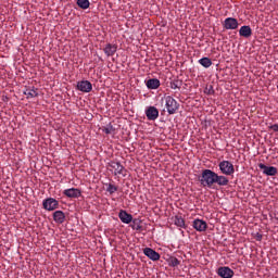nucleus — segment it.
<instances>
[{
    "label": "nucleus",
    "instance_id": "1",
    "mask_svg": "<svg viewBox=\"0 0 278 278\" xmlns=\"http://www.w3.org/2000/svg\"><path fill=\"white\" fill-rule=\"evenodd\" d=\"M216 179V173L212 169L202 170L201 176L199 177V181L203 188H212L214 186Z\"/></svg>",
    "mask_w": 278,
    "mask_h": 278
},
{
    "label": "nucleus",
    "instance_id": "2",
    "mask_svg": "<svg viewBox=\"0 0 278 278\" xmlns=\"http://www.w3.org/2000/svg\"><path fill=\"white\" fill-rule=\"evenodd\" d=\"M162 101L165 103V108L167 110V114L173 115L177 114V110H179V102L175 100L172 96H165Z\"/></svg>",
    "mask_w": 278,
    "mask_h": 278
},
{
    "label": "nucleus",
    "instance_id": "3",
    "mask_svg": "<svg viewBox=\"0 0 278 278\" xmlns=\"http://www.w3.org/2000/svg\"><path fill=\"white\" fill-rule=\"evenodd\" d=\"M218 166L223 175L229 176L236 173V168L233 167V164L229 161H222L219 162Z\"/></svg>",
    "mask_w": 278,
    "mask_h": 278
},
{
    "label": "nucleus",
    "instance_id": "4",
    "mask_svg": "<svg viewBox=\"0 0 278 278\" xmlns=\"http://www.w3.org/2000/svg\"><path fill=\"white\" fill-rule=\"evenodd\" d=\"M43 210H47L48 212H53V210H58L60 207V202L55 200L54 198H48L45 199L42 202Z\"/></svg>",
    "mask_w": 278,
    "mask_h": 278
},
{
    "label": "nucleus",
    "instance_id": "5",
    "mask_svg": "<svg viewBox=\"0 0 278 278\" xmlns=\"http://www.w3.org/2000/svg\"><path fill=\"white\" fill-rule=\"evenodd\" d=\"M258 168H261V170H263V175H266L267 177H275V175H277V167L275 166H267L260 163Z\"/></svg>",
    "mask_w": 278,
    "mask_h": 278
},
{
    "label": "nucleus",
    "instance_id": "6",
    "mask_svg": "<svg viewBox=\"0 0 278 278\" xmlns=\"http://www.w3.org/2000/svg\"><path fill=\"white\" fill-rule=\"evenodd\" d=\"M146 116L148 121H157L160 117V111L155 106H149L146 109Z\"/></svg>",
    "mask_w": 278,
    "mask_h": 278
},
{
    "label": "nucleus",
    "instance_id": "7",
    "mask_svg": "<svg viewBox=\"0 0 278 278\" xmlns=\"http://www.w3.org/2000/svg\"><path fill=\"white\" fill-rule=\"evenodd\" d=\"M217 275L222 278H233L235 273L230 267L222 266L217 269Z\"/></svg>",
    "mask_w": 278,
    "mask_h": 278
},
{
    "label": "nucleus",
    "instance_id": "8",
    "mask_svg": "<svg viewBox=\"0 0 278 278\" xmlns=\"http://www.w3.org/2000/svg\"><path fill=\"white\" fill-rule=\"evenodd\" d=\"M77 90L80 92H92V83L89 80H80L77 83Z\"/></svg>",
    "mask_w": 278,
    "mask_h": 278
},
{
    "label": "nucleus",
    "instance_id": "9",
    "mask_svg": "<svg viewBox=\"0 0 278 278\" xmlns=\"http://www.w3.org/2000/svg\"><path fill=\"white\" fill-rule=\"evenodd\" d=\"M63 194L68 199H79L81 197V190L77 188L65 189Z\"/></svg>",
    "mask_w": 278,
    "mask_h": 278
},
{
    "label": "nucleus",
    "instance_id": "10",
    "mask_svg": "<svg viewBox=\"0 0 278 278\" xmlns=\"http://www.w3.org/2000/svg\"><path fill=\"white\" fill-rule=\"evenodd\" d=\"M109 167L114 170V175H123V170H125V166L121 162L111 161Z\"/></svg>",
    "mask_w": 278,
    "mask_h": 278
},
{
    "label": "nucleus",
    "instance_id": "11",
    "mask_svg": "<svg viewBox=\"0 0 278 278\" xmlns=\"http://www.w3.org/2000/svg\"><path fill=\"white\" fill-rule=\"evenodd\" d=\"M118 218L124 223L125 225H129L134 220V216L125 210H121L118 213Z\"/></svg>",
    "mask_w": 278,
    "mask_h": 278
},
{
    "label": "nucleus",
    "instance_id": "12",
    "mask_svg": "<svg viewBox=\"0 0 278 278\" xmlns=\"http://www.w3.org/2000/svg\"><path fill=\"white\" fill-rule=\"evenodd\" d=\"M192 227L195 229V231L203 232L207 229V223H205L203 219H194Z\"/></svg>",
    "mask_w": 278,
    "mask_h": 278
},
{
    "label": "nucleus",
    "instance_id": "13",
    "mask_svg": "<svg viewBox=\"0 0 278 278\" xmlns=\"http://www.w3.org/2000/svg\"><path fill=\"white\" fill-rule=\"evenodd\" d=\"M143 253L147 257H149V260H152V262H157L160 260V253L151 248H146Z\"/></svg>",
    "mask_w": 278,
    "mask_h": 278
},
{
    "label": "nucleus",
    "instance_id": "14",
    "mask_svg": "<svg viewBox=\"0 0 278 278\" xmlns=\"http://www.w3.org/2000/svg\"><path fill=\"white\" fill-rule=\"evenodd\" d=\"M103 51L108 58H112L116 51H118V46L114 43H106L105 47L103 48Z\"/></svg>",
    "mask_w": 278,
    "mask_h": 278
},
{
    "label": "nucleus",
    "instance_id": "15",
    "mask_svg": "<svg viewBox=\"0 0 278 278\" xmlns=\"http://www.w3.org/2000/svg\"><path fill=\"white\" fill-rule=\"evenodd\" d=\"M225 29H238V20L228 17L224 21Z\"/></svg>",
    "mask_w": 278,
    "mask_h": 278
},
{
    "label": "nucleus",
    "instance_id": "16",
    "mask_svg": "<svg viewBox=\"0 0 278 278\" xmlns=\"http://www.w3.org/2000/svg\"><path fill=\"white\" fill-rule=\"evenodd\" d=\"M53 220L58 223V225H62L66 220V215L62 211H55L53 213Z\"/></svg>",
    "mask_w": 278,
    "mask_h": 278
},
{
    "label": "nucleus",
    "instance_id": "17",
    "mask_svg": "<svg viewBox=\"0 0 278 278\" xmlns=\"http://www.w3.org/2000/svg\"><path fill=\"white\" fill-rule=\"evenodd\" d=\"M146 85L149 90H157L160 88V79L150 78L147 80Z\"/></svg>",
    "mask_w": 278,
    "mask_h": 278
},
{
    "label": "nucleus",
    "instance_id": "18",
    "mask_svg": "<svg viewBox=\"0 0 278 278\" xmlns=\"http://www.w3.org/2000/svg\"><path fill=\"white\" fill-rule=\"evenodd\" d=\"M253 35V30L251 29V26H242L239 29V36H242L243 38H251Z\"/></svg>",
    "mask_w": 278,
    "mask_h": 278
},
{
    "label": "nucleus",
    "instance_id": "19",
    "mask_svg": "<svg viewBox=\"0 0 278 278\" xmlns=\"http://www.w3.org/2000/svg\"><path fill=\"white\" fill-rule=\"evenodd\" d=\"M215 184H217V186H229V178L215 174Z\"/></svg>",
    "mask_w": 278,
    "mask_h": 278
},
{
    "label": "nucleus",
    "instance_id": "20",
    "mask_svg": "<svg viewBox=\"0 0 278 278\" xmlns=\"http://www.w3.org/2000/svg\"><path fill=\"white\" fill-rule=\"evenodd\" d=\"M26 99H36L38 91L35 88H28L24 91Z\"/></svg>",
    "mask_w": 278,
    "mask_h": 278
},
{
    "label": "nucleus",
    "instance_id": "21",
    "mask_svg": "<svg viewBox=\"0 0 278 278\" xmlns=\"http://www.w3.org/2000/svg\"><path fill=\"white\" fill-rule=\"evenodd\" d=\"M199 64H201V66H203L204 68H210V66H212V59L202 58L199 60Z\"/></svg>",
    "mask_w": 278,
    "mask_h": 278
},
{
    "label": "nucleus",
    "instance_id": "22",
    "mask_svg": "<svg viewBox=\"0 0 278 278\" xmlns=\"http://www.w3.org/2000/svg\"><path fill=\"white\" fill-rule=\"evenodd\" d=\"M77 5L78 8H80L81 10H88V8H90V1L89 0H77Z\"/></svg>",
    "mask_w": 278,
    "mask_h": 278
},
{
    "label": "nucleus",
    "instance_id": "23",
    "mask_svg": "<svg viewBox=\"0 0 278 278\" xmlns=\"http://www.w3.org/2000/svg\"><path fill=\"white\" fill-rule=\"evenodd\" d=\"M131 223H132L131 229H134L135 231H140V229H142L140 219H132Z\"/></svg>",
    "mask_w": 278,
    "mask_h": 278
},
{
    "label": "nucleus",
    "instance_id": "24",
    "mask_svg": "<svg viewBox=\"0 0 278 278\" xmlns=\"http://www.w3.org/2000/svg\"><path fill=\"white\" fill-rule=\"evenodd\" d=\"M169 88H172V90H179L181 88V80L170 81Z\"/></svg>",
    "mask_w": 278,
    "mask_h": 278
},
{
    "label": "nucleus",
    "instance_id": "25",
    "mask_svg": "<svg viewBox=\"0 0 278 278\" xmlns=\"http://www.w3.org/2000/svg\"><path fill=\"white\" fill-rule=\"evenodd\" d=\"M174 223L177 227H186V220L180 216H176Z\"/></svg>",
    "mask_w": 278,
    "mask_h": 278
},
{
    "label": "nucleus",
    "instance_id": "26",
    "mask_svg": "<svg viewBox=\"0 0 278 278\" xmlns=\"http://www.w3.org/2000/svg\"><path fill=\"white\" fill-rule=\"evenodd\" d=\"M117 191H118V187H116V185H112V184L106 185V192L114 194V192H117Z\"/></svg>",
    "mask_w": 278,
    "mask_h": 278
},
{
    "label": "nucleus",
    "instance_id": "27",
    "mask_svg": "<svg viewBox=\"0 0 278 278\" xmlns=\"http://www.w3.org/2000/svg\"><path fill=\"white\" fill-rule=\"evenodd\" d=\"M102 131H104V134L106 135H110V134H114L115 129H114V126H112V124H109L106 127L102 129Z\"/></svg>",
    "mask_w": 278,
    "mask_h": 278
},
{
    "label": "nucleus",
    "instance_id": "28",
    "mask_svg": "<svg viewBox=\"0 0 278 278\" xmlns=\"http://www.w3.org/2000/svg\"><path fill=\"white\" fill-rule=\"evenodd\" d=\"M168 263H169V266H173L174 268L176 266H179V261L177 260V257H170Z\"/></svg>",
    "mask_w": 278,
    "mask_h": 278
},
{
    "label": "nucleus",
    "instance_id": "29",
    "mask_svg": "<svg viewBox=\"0 0 278 278\" xmlns=\"http://www.w3.org/2000/svg\"><path fill=\"white\" fill-rule=\"evenodd\" d=\"M270 129H273V131H278V124L271 125Z\"/></svg>",
    "mask_w": 278,
    "mask_h": 278
},
{
    "label": "nucleus",
    "instance_id": "30",
    "mask_svg": "<svg viewBox=\"0 0 278 278\" xmlns=\"http://www.w3.org/2000/svg\"><path fill=\"white\" fill-rule=\"evenodd\" d=\"M212 93H214V87H210V89H208V92H207V94H212Z\"/></svg>",
    "mask_w": 278,
    "mask_h": 278
},
{
    "label": "nucleus",
    "instance_id": "31",
    "mask_svg": "<svg viewBox=\"0 0 278 278\" xmlns=\"http://www.w3.org/2000/svg\"><path fill=\"white\" fill-rule=\"evenodd\" d=\"M257 240H262V235H260V236L257 237Z\"/></svg>",
    "mask_w": 278,
    "mask_h": 278
}]
</instances>
